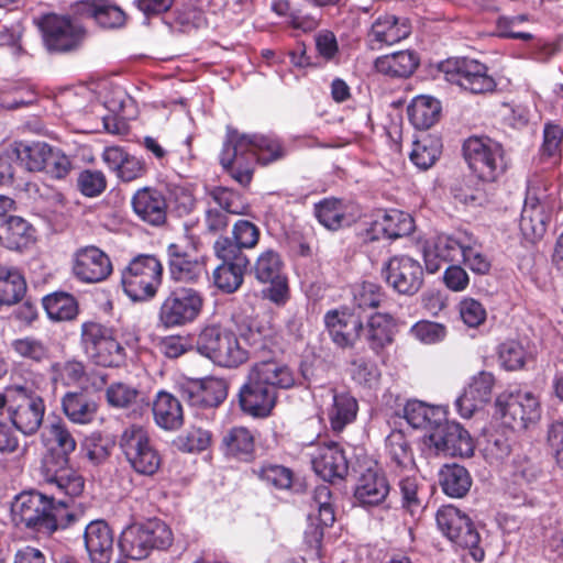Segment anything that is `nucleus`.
Masks as SVG:
<instances>
[{
    "label": "nucleus",
    "instance_id": "3c124183",
    "mask_svg": "<svg viewBox=\"0 0 563 563\" xmlns=\"http://www.w3.org/2000/svg\"><path fill=\"white\" fill-rule=\"evenodd\" d=\"M399 494L401 507L412 517L419 515L423 508V492L419 481L415 476H407L400 479Z\"/></svg>",
    "mask_w": 563,
    "mask_h": 563
},
{
    "label": "nucleus",
    "instance_id": "f03ea898",
    "mask_svg": "<svg viewBox=\"0 0 563 563\" xmlns=\"http://www.w3.org/2000/svg\"><path fill=\"white\" fill-rule=\"evenodd\" d=\"M294 383L292 373L286 365L273 360L255 363L240 387L239 406L252 418H267L276 406L278 389L289 388Z\"/></svg>",
    "mask_w": 563,
    "mask_h": 563
},
{
    "label": "nucleus",
    "instance_id": "f8f14e48",
    "mask_svg": "<svg viewBox=\"0 0 563 563\" xmlns=\"http://www.w3.org/2000/svg\"><path fill=\"white\" fill-rule=\"evenodd\" d=\"M9 417L16 430L32 435L43 423L46 406L44 399L32 388L15 386L9 390Z\"/></svg>",
    "mask_w": 563,
    "mask_h": 563
},
{
    "label": "nucleus",
    "instance_id": "8fccbe9b",
    "mask_svg": "<svg viewBox=\"0 0 563 563\" xmlns=\"http://www.w3.org/2000/svg\"><path fill=\"white\" fill-rule=\"evenodd\" d=\"M260 229L247 220H239L232 228V238L219 236L216 242L227 241L239 252L254 249L260 241Z\"/></svg>",
    "mask_w": 563,
    "mask_h": 563
},
{
    "label": "nucleus",
    "instance_id": "ddd939ff",
    "mask_svg": "<svg viewBox=\"0 0 563 563\" xmlns=\"http://www.w3.org/2000/svg\"><path fill=\"white\" fill-rule=\"evenodd\" d=\"M495 405L503 424L514 431H523L541 418L540 401L531 391L500 395Z\"/></svg>",
    "mask_w": 563,
    "mask_h": 563
},
{
    "label": "nucleus",
    "instance_id": "4be33fe9",
    "mask_svg": "<svg viewBox=\"0 0 563 563\" xmlns=\"http://www.w3.org/2000/svg\"><path fill=\"white\" fill-rule=\"evenodd\" d=\"M324 324L332 342L342 349L353 347L363 331L361 316L347 308L328 311Z\"/></svg>",
    "mask_w": 563,
    "mask_h": 563
},
{
    "label": "nucleus",
    "instance_id": "0e129e2a",
    "mask_svg": "<svg viewBox=\"0 0 563 563\" xmlns=\"http://www.w3.org/2000/svg\"><path fill=\"white\" fill-rule=\"evenodd\" d=\"M349 372L354 382L360 385L373 386L379 379V371L376 365L364 358L355 357L350 362Z\"/></svg>",
    "mask_w": 563,
    "mask_h": 563
},
{
    "label": "nucleus",
    "instance_id": "bb28decb",
    "mask_svg": "<svg viewBox=\"0 0 563 563\" xmlns=\"http://www.w3.org/2000/svg\"><path fill=\"white\" fill-rule=\"evenodd\" d=\"M131 205L134 213L143 222L153 227L166 222L167 202L159 190L151 187L141 188L133 195Z\"/></svg>",
    "mask_w": 563,
    "mask_h": 563
},
{
    "label": "nucleus",
    "instance_id": "864d4df0",
    "mask_svg": "<svg viewBox=\"0 0 563 563\" xmlns=\"http://www.w3.org/2000/svg\"><path fill=\"white\" fill-rule=\"evenodd\" d=\"M440 153V141L431 136H423L413 142L410 159L420 169H428L435 163Z\"/></svg>",
    "mask_w": 563,
    "mask_h": 563
},
{
    "label": "nucleus",
    "instance_id": "bf43d9fd",
    "mask_svg": "<svg viewBox=\"0 0 563 563\" xmlns=\"http://www.w3.org/2000/svg\"><path fill=\"white\" fill-rule=\"evenodd\" d=\"M49 145L44 142L21 144L16 150V157L30 172H42Z\"/></svg>",
    "mask_w": 563,
    "mask_h": 563
},
{
    "label": "nucleus",
    "instance_id": "de8ad7c7",
    "mask_svg": "<svg viewBox=\"0 0 563 563\" xmlns=\"http://www.w3.org/2000/svg\"><path fill=\"white\" fill-rule=\"evenodd\" d=\"M25 289V282L16 269L0 267V306L18 302Z\"/></svg>",
    "mask_w": 563,
    "mask_h": 563
},
{
    "label": "nucleus",
    "instance_id": "e433bc0d",
    "mask_svg": "<svg viewBox=\"0 0 563 563\" xmlns=\"http://www.w3.org/2000/svg\"><path fill=\"white\" fill-rule=\"evenodd\" d=\"M549 213L545 207L534 198H527L521 211L520 230L529 240L543 236L547 231Z\"/></svg>",
    "mask_w": 563,
    "mask_h": 563
},
{
    "label": "nucleus",
    "instance_id": "f257e3e1",
    "mask_svg": "<svg viewBox=\"0 0 563 563\" xmlns=\"http://www.w3.org/2000/svg\"><path fill=\"white\" fill-rule=\"evenodd\" d=\"M285 155L284 145L275 136L244 134L229 128L220 153V164L236 183L247 186L256 163L268 165Z\"/></svg>",
    "mask_w": 563,
    "mask_h": 563
},
{
    "label": "nucleus",
    "instance_id": "13d9d810",
    "mask_svg": "<svg viewBox=\"0 0 563 563\" xmlns=\"http://www.w3.org/2000/svg\"><path fill=\"white\" fill-rule=\"evenodd\" d=\"M310 506L312 511H317V519L322 527H330L333 525L335 515L329 486L320 485L314 489Z\"/></svg>",
    "mask_w": 563,
    "mask_h": 563
},
{
    "label": "nucleus",
    "instance_id": "39448f33",
    "mask_svg": "<svg viewBox=\"0 0 563 563\" xmlns=\"http://www.w3.org/2000/svg\"><path fill=\"white\" fill-rule=\"evenodd\" d=\"M163 265L157 257L141 254L130 261L121 273L124 292L133 301H145L155 297L162 284Z\"/></svg>",
    "mask_w": 563,
    "mask_h": 563
},
{
    "label": "nucleus",
    "instance_id": "4c0bfd02",
    "mask_svg": "<svg viewBox=\"0 0 563 563\" xmlns=\"http://www.w3.org/2000/svg\"><path fill=\"white\" fill-rule=\"evenodd\" d=\"M65 416L76 424H89L97 416V404L84 393H67L62 398Z\"/></svg>",
    "mask_w": 563,
    "mask_h": 563
},
{
    "label": "nucleus",
    "instance_id": "1a4fd4ad",
    "mask_svg": "<svg viewBox=\"0 0 563 563\" xmlns=\"http://www.w3.org/2000/svg\"><path fill=\"white\" fill-rule=\"evenodd\" d=\"M81 346L87 357L103 367L120 366L125 358L124 347L114 336L113 329L87 321L81 324Z\"/></svg>",
    "mask_w": 563,
    "mask_h": 563
},
{
    "label": "nucleus",
    "instance_id": "09e8293b",
    "mask_svg": "<svg viewBox=\"0 0 563 563\" xmlns=\"http://www.w3.org/2000/svg\"><path fill=\"white\" fill-rule=\"evenodd\" d=\"M44 441L48 449H54L58 454L69 456L76 450V440L63 421H55L46 427Z\"/></svg>",
    "mask_w": 563,
    "mask_h": 563
},
{
    "label": "nucleus",
    "instance_id": "5701e85b",
    "mask_svg": "<svg viewBox=\"0 0 563 563\" xmlns=\"http://www.w3.org/2000/svg\"><path fill=\"white\" fill-rule=\"evenodd\" d=\"M74 275L85 283H100L112 273L109 256L99 247L89 245L78 249L73 257Z\"/></svg>",
    "mask_w": 563,
    "mask_h": 563
},
{
    "label": "nucleus",
    "instance_id": "680f3d73",
    "mask_svg": "<svg viewBox=\"0 0 563 563\" xmlns=\"http://www.w3.org/2000/svg\"><path fill=\"white\" fill-rule=\"evenodd\" d=\"M210 198L223 212L231 214H245L247 206L241 200L238 192L228 188L218 187L210 192Z\"/></svg>",
    "mask_w": 563,
    "mask_h": 563
},
{
    "label": "nucleus",
    "instance_id": "69168bd1",
    "mask_svg": "<svg viewBox=\"0 0 563 563\" xmlns=\"http://www.w3.org/2000/svg\"><path fill=\"white\" fill-rule=\"evenodd\" d=\"M44 165L42 172L57 179L66 177L71 169L69 157L62 150L51 145L45 156Z\"/></svg>",
    "mask_w": 563,
    "mask_h": 563
},
{
    "label": "nucleus",
    "instance_id": "423d86ee",
    "mask_svg": "<svg viewBox=\"0 0 563 563\" xmlns=\"http://www.w3.org/2000/svg\"><path fill=\"white\" fill-rule=\"evenodd\" d=\"M119 449L130 467L140 475L152 476L161 467V454L147 430L140 424L123 429L119 437Z\"/></svg>",
    "mask_w": 563,
    "mask_h": 563
},
{
    "label": "nucleus",
    "instance_id": "338daca9",
    "mask_svg": "<svg viewBox=\"0 0 563 563\" xmlns=\"http://www.w3.org/2000/svg\"><path fill=\"white\" fill-rule=\"evenodd\" d=\"M77 187L84 196L97 197L106 190L107 179L100 170L85 169L78 175Z\"/></svg>",
    "mask_w": 563,
    "mask_h": 563
},
{
    "label": "nucleus",
    "instance_id": "4d7b16f0",
    "mask_svg": "<svg viewBox=\"0 0 563 563\" xmlns=\"http://www.w3.org/2000/svg\"><path fill=\"white\" fill-rule=\"evenodd\" d=\"M212 433L200 427H191L184 434L177 437L175 444L178 450L187 453H199L210 448Z\"/></svg>",
    "mask_w": 563,
    "mask_h": 563
},
{
    "label": "nucleus",
    "instance_id": "2eb2a0df",
    "mask_svg": "<svg viewBox=\"0 0 563 563\" xmlns=\"http://www.w3.org/2000/svg\"><path fill=\"white\" fill-rule=\"evenodd\" d=\"M213 252L220 262L212 273L216 287L223 294L236 292L243 285L250 266L249 257L227 241L214 242Z\"/></svg>",
    "mask_w": 563,
    "mask_h": 563
},
{
    "label": "nucleus",
    "instance_id": "c03bdc74",
    "mask_svg": "<svg viewBox=\"0 0 563 563\" xmlns=\"http://www.w3.org/2000/svg\"><path fill=\"white\" fill-rule=\"evenodd\" d=\"M345 209L341 200L327 198L316 205L314 213L324 228L335 231L351 222Z\"/></svg>",
    "mask_w": 563,
    "mask_h": 563
},
{
    "label": "nucleus",
    "instance_id": "f3484780",
    "mask_svg": "<svg viewBox=\"0 0 563 563\" xmlns=\"http://www.w3.org/2000/svg\"><path fill=\"white\" fill-rule=\"evenodd\" d=\"M46 48L53 53L76 51L82 43L85 30L67 16L46 14L40 22Z\"/></svg>",
    "mask_w": 563,
    "mask_h": 563
},
{
    "label": "nucleus",
    "instance_id": "393cba45",
    "mask_svg": "<svg viewBox=\"0 0 563 563\" xmlns=\"http://www.w3.org/2000/svg\"><path fill=\"white\" fill-rule=\"evenodd\" d=\"M309 455L313 471L327 482L343 478L347 474V460L338 443L319 444L313 448Z\"/></svg>",
    "mask_w": 563,
    "mask_h": 563
},
{
    "label": "nucleus",
    "instance_id": "603ef678",
    "mask_svg": "<svg viewBox=\"0 0 563 563\" xmlns=\"http://www.w3.org/2000/svg\"><path fill=\"white\" fill-rule=\"evenodd\" d=\"M352 303L360 310L378 308L385 299L382 287L372 282H363L352 287Z\"/></svg>",
    "mask_w": 563,
    "mask_h": 563
},
{
    "label": "nucleus",
    "instance_id": "c9c22d12",
    "mask_svg": "<svg viewBox=\"0 0 563 563\" xmlns=\"http://www.w3.org/2000/svg\"><path fill=\"white\" fill-rule=\"evenodd\" d=\"M254 435L245 427H232L225 430L220 442V450L228 457L247 461L254 453Z\"/></svg>",
    "mask_w": 563,
    "mask_h": 563
},
{
    "label": "nucleus",
    "instance_id": "6e6d98bb",
    "mask_svg": "<svg viewBox=\"0 0 563 563\" xmlns=\"http://www.w3.org/2000/svg\"><path fill=\"white\" fill-rule=\"evenodd\" d=\"M12 350L20 356L35 363H42L49 358V347L41 339L24 336L13 340Z\"/></svg>",
    "mask_w": 563,
    "mask_h": 563
},
{
    "label": "nucleus",
    "instance_id": "49530a36",
    "mask_svg": "<svg viewBox=\"0 0 563 563\" xmlns=\"http://www.w3.org/2000/svg\"><path fill=\"white\" fill-rule=\"evenodd\" d=\"M366 340L371 349L378 352L393 342V319L387 314L376 313L367 323Z\"/></svg>",
    "mask_w": 563,
    "mask_h": 563
},
{
    "label": "nucleus",
    "instance_id": "72a5a7b5",
    "mask_svg": "<svg viewBox=\"0 0 563 563\" xmlns=\"http://www.w3.org/2000/svg\"><path fill=\"white\" fill-rule=\"evenodd\" d=\"M33 227L23 218L9 217L0 225V243L9 250L22 251L35 241Z\"/></svg>",
    "mask_w": 563,
    "mask_h": 563
},
{
    "label": "nucleus",
    "instance_id": "5fc2aeb1",
    "mask_svg": "<svg viewBox=\"0 0 563 563\" xmlns=\"http://www.w3.org/2000/svg\"><path fill=\"white\" fill-rule=\"evenodd\" d=\"M386 451L391 461L400 467L413 465V456L409 442L402 431L395 430L386 438Z\"/></svg>",
    "mask_w": 563,
    "mask_h": 563
},
{
    "label": "nucleus",
    "instance_id": "9b49d317",
    "mask_svg": "<svg viewBox=\"0 0 563 563\" xmlns=\"http://www.w3.org/2000/svg\"><path fill=\"white\" fill-rule=\"evenodd\" d=\"M437 525L441 532L456 545L467 549L472 558L481 562L485 552L479 547L481 537L471 518L452 505L437 511Z\"/></svg>",
    "mask_w": 563,
    "mask_h": 563
},
{
    "label": "nucleus",
    "instance_id": "4468645a",
    "mask_svg": "<svg viewBox=\"0 0 563 563\" xmlns=\"http://www.w3.org/2000/svg\"><path fill=\"white\" fill-rule=\"evenodd\" d=\"M439 69L446 81L472 93L492 92L496 88V81L488 75L487 66L476 59L449 58L440 64Z\"/></svg>",
    "mask_w": 563,
    "mask_h": 563
},
{
    "label": "nucleus",
    "instance_id": "0eeeda50",
    "mask_svg": "<svg viewBox=\"0 0 563 563\" xmlns=\"http://www.w3.org/2000/svg\"><path fill=\"white\" fill-rule=\"evenodd\" d=\"M463 155L472 172L484 181L496 180L507 168L503 145L488 136L466 139Z\"/></svg>",
    "mask_w": 563,
    "mask_h": 563
},
{
    "label": "nucleus",
    "instance_id": "79ce46f5",
    "mask_svg": "<svg viewBox=\"0 0 563 563\" xmlns=\"http://www.w3.org/2000/svg\"><path fill=\"white\" fill-rule=\"evenodd\" d=\"M418 65L417 55L410 51L384 55L375 62L377 71L394 77H407L413 73Z\"/></svg>",
    "mask_w": 563,
    "mask_h": 563
},
{
    "label": "nucleus",
    "instance_id": "cd10ccee",
    "mask_svg": "<svg viewBox=\"0 0 563 563\" xmlns=\"http://www.w3.org/2000/svg\"><path fill=\"white\" fill-rule=\"evenodd\" d=\"M113 542V532L104 520H92L86 526L84 543L90 563H110Z\"/></svg>",
    "mask_w": 563,
    "mask_h": 563
},
{
    "label": "nucleus",
    "instance_id": "f704fd0d",
    "mask_svg": "<svg viewBox=\"0 0 563 563\" xmlns=\"http://www.w3.org/2000/svg\"><path fill=\"white\" fill-rule=\"evenodd\" d=\"M404 418L415 429L432 432L445 420L446 411L442 407L430 406L420 400H408L402 409Z\"/></svg>",
    "mask_w": 563,
    "mask_h": 563
},
{
    "label": "nucleus",
    "instance_id": "7c9ffc66",
    "mask_svg": "<svg viewBox=\"0 0 563 563\" xmlns=\"http://www.w3.org/2000/svg\"><path fill=\"white\" fill-rule=\"evenodd\" d=\"M371 229L374 239L386 238L396 240L412 233L415 221L409 213L390 209L378 213Z\"/></svg>",
    "mask_w": 563,
    "mask_h": 563
},
{
    "label": "nucleus",
    "instance_id": "dca6fc26",
    "mask_svg": "<svg viewBox=\"0 0 563 563\" xmlns=\"http://www.w3.org/2000/svg\"><path fill=\"white\" fill-rule=\"evenodd\" d=\"M38 472L41 479L62 495L76 497L84 490V478L69 466V456L58 454L54 449L44 454Z\"/></svg>",
    "mask_w": 563,
    "mask_h": 563
},
{
    "label": "nucleus",
    "instance_id": "ea45409f",
    "mask_svg": "<svg viewBox=\"0 0 563 563\" xmlns=\"http://www.w3.org/2000/svg\"><path fill=\"white\" fill-rule=\"evenodd\" d=\"M407 112L416 129L428 130L439 120L441 104L430 96H418L408 106Z\"/></svg>",
    "mask_w": 563,
    "mask_h": 563
},
{
    "label": "nucleus",
    "instance_id": "a18cd8bd",
    "mask_svg": "<svg viewBox=\"0 0 563 563\" xmlns=\"http://www.w3.org/2000/svg\"><path fill=\"white\" fill-rule=\"evenodd\" d=\"M43 307L53 321H69L78 314L75 298L66 292H55L43 298Z\"/></svg>",
    "mask_w": 563,
    "mask_h": 563
},
{
    "label": "nucleus",
    "instance_id": "9d476101",
    "mask_svg": "<svg viewBox=\"0 0 563 563\" xmlns=\"http://www.w3.org/2000/svg\"><path fill=\"white\" fill-rule=\"evenodd\" d=\"M205 305L201 291L191 287L173 289L158 309V325L173 329L192 323L200 316Z\"/></svg>",
    "mask_w": 563,
    "mask_h": 563
},
{
    "label": "nucleus",
    "instance_id": "2f4dec72",
    "mask_svg": "<svg viewBox=\"0 0 563 563\" xmlns=\"http://www.w3.org/2000/svg\"><path fill=\"white\" fill-rule=\"evenodd\" d=\"M188 401L197 407H217L228 396V384L222 378L210 377L199 383H194L184 390Z\"/></svg>",
    "mask_w": 563,
    "mask_h": 563
},
{
    "label": "nucleus",
    "instance_id": "473e14b6",
    "mask_svg": "<svg viewBox=\"0 0 563 563\" xmlns=\"http://www.w3.org/2000/svg\"><path fill=\"white\" fill-rule=\"evenodd\" d=\"M76 12L93 19L102 27H119L123 25L124 12L107 0H84L76 4Z\"/></svg>",
    "mask_w": 563,
    "mask_h": 563
},
{
    "label": "nucleus",
    "instance_id": "c756f323",
    "mask_svg": "<svg viewBox=\"0 0 563 563\" xmlns=\"http://www.w3.org/2000/svg\"><path fill=\"white\" fill-rule=\"evenodd\" d=\"M241 339L255 352L280 350V335L268 319H253L240 329Z\"/></svg>",
    "mask_w": 563,
    "mask_h": 563
},
{
    "label": "nucleus",
    "instance_id": "a211bd4d",
    "mask_svg": "<svg viewBox=\"0 0 563 563\" xmlns=\"http://www.w3.org/2000/svg\"><path fill=\"white\" fill-rule=\"evenodd\" d=\"M255 279L269 285L267 298L275 303H284L288 295L287 279L284 274V262L278 252L267 249L261 252L251 266Z\"/></svg>",
    "mask_w": 563,
    "mask_h": 563
},
{
    "label": "nucleus",
    "instance_id": "774afa93",
    "mask_svg": "<svg viewBox=\"0 0 563 563\" xmlns=\"http://www.w3.org/2000/svg\"><path fill=\"white\" fill-rule=\"evenodd\" d=\"M106 396L110 406L126 408L136 402L140 393L128 384L114 383L107 388Z\"/></svg>",
    "mask_w": 563,
    "mask_h": 563
},
{
    "label": "nucleus",
    "instance_id": "412c9836",
    "mask_svg": "<svg viewBox=\"0 0 563 563\" xmlns=\"http://www.w3.org/2000/svg\"><path fill=\"white\" fill-rule=\"evenodd\" d=\"M468 235L440 234L424 242L422 254L429 273H437L444 263L459 262L463 255Z\"/></svg>",
    "mask_w": 563,
    "mask_h": 563
},
{
    "label": "nucleus",
    "instance_id": "7ed1b4c3",
    "mask_svg": "<svg viewBox=\"0 0 563 563\" xmlns=\"http://www.w3.org/2000/svg\"><path fill=\"white\" fill-rule=\"evenodd\" d=\"M68 501H55L40 492L30 490L18 495L12 504V516L18 525L36 532L51 534L65 527L73 516L68 512Z\"/></svg>",
    "mask_w": 563,
    "mask_h": 563
},
{
    "label": "nucleus",
    "instance_id": "e2e57ef3",
    "mask_svg": "<svg viewBox=\"0 0 563 563\" xmlns=\"http://www.w3.org/2000/svg\"><path fill=\"white\" fill-rule=\"evenodd\" d=\"M498 356L505 368L515 371L525 365L527 352L519 341L508 340L499 345Z\"/></svg>",
    "mask_w": 563,
    "mask_h": 563
},
{
    "label": "nucleus",
    "instance_id": "20e7f679",
    "mask_svg": "<svg viewBox=\"0 0 563 563\" xmlns=\"http://www.w3.org/2000/svg\"><path fill=\"white\" fill-rule=\"evenodd\" d=\"M172 543V530L166 523L156 519L128 526L121 532L119 540L122 553L132 560H143L154 549L164 550Z\"/></svg>",
    "mask_w": 563,
    "mask_h": 563
},
{
    "label": "nucleus",
    "instance_id": "052dcab7",
    "mask_svg": "<svg viewBox=\"0 0 563 563\" xmlns=\"http://www.w3.org/2000/svg\"><path fill=\"white\" fill-rule=\"evenodd\" d=\"M253 472L260 479L277 489H287L292 483V472L283 465L264 464Z\"/></svg>",
    "mask_w": 563,
    "mask_h": 563
},
{
    "label": "nucleus",
    "instance_id": "6e6552de",
    "mask_svg": "<svg viewBox=\"0 0 563 563\" xmlns=\"http://www.w3.org/2000/svg\"><path fill=\"white\" fill-rule=\"evenodd\" d=\"M196 347L201 355L223 367H236L249 357L238 336L219 325L203 328L197 338Z\"/></svg>",
    "mask_w": 563,
    "mask_h": 563
},
{
    "label": "nucleus",
    "instance_id": "6ab92c4d",
    "mask_svg": "<svg viewBox=\"0 0 563 563\" xmlns=\"http://www.w3.org/2000/svg\"><path fill=\"white\" fill-rule=\"evenodd\" d=\"M428 441L437 453L450 456L470 457L475 449L468 431L460 423L450 422L446 419L430 432Z\"/></svg>",
    "mask_w": 563,
    "mask_h": 563
},
{
    "label": "nucleus",
    "instance_id": "a878e982",
    "mask_svg": "<svg viewBox=\"0 0 563 563\" xmlns=\"http://www.w3.org/2000/svg\"><path fill=\"white\" fill-rule=\"evenodd\" d=\"M168 272L174 282L195 284L205 273V264L184 246L172 243L167 247Z\"/></svg>",
    "mask_w": 563,
    "mask_h": 563
},
{
    "label": "nucleus",
    "instance_id": "a19ab883",
    "mask_svg": "<svg viewBox=\"0 0 563 563\" xmlns=\"http://www.w3.org/2000/svg\"><path fill=\"white\" fill-rule=\"evenodd\" d=\"M439 482L443 493L452 498L464 497L472 486L468 471L459 464L444 465L440 471Z\"/></svg>",
    "mask_w": 563,
    "mask_h": 563
},
{
    "label": "nucleus",
    "instance_id": "37998d69",
    "mask_svg": "<svg viewBox=\"0 0 563 563\" xmlns=\"http://www.w3.org/2000/svg\"><path fill=\"white\" fill-rule=\"evenodd\" d=\"M333 404L329 410V419L334 431H342L356 418L358 405L356 399L346 391H333Z\"/></svg>",
    "mask_w": 563,
    "mask_h": 563
},
{
    "label": "nucleus",
    "instance_id": "c85d7f7f",
    "mask_svg": "<svg viewBox=\"0 0 563 563\" xmlns=\"http://www.w3.org/2000/svg\"><path fill=\"white\" fill-rule=\"evenodd\" d=\"M389 489L385 474L376 467H369L360 475L354 488V497L364 507L377 506L386 499Z\"/></svg>",
    "mask_w": 563,
    "mask_h": 563
},
{
    "label": "nucleus",
    "instance_id": "58836bf2",
    "mask_svg": "<svg viewBox=\"0 0 563 563\" xmlns=\"http://www.w3.org/2000/svg\"><path fill=\"white\" fill-rule=\"evenodd\" d=\"M153 415L158 427L165 430H175L183 424V409L180 402L173 395L161 391L153 404Z\"/></svg>",
    "mask_w": 563,
    "mask_h": 563
},
{
    "label": "nucleus",
    "instance_id": "b1692460",
    "mask_svg": "<svg viewBox=\"0 0 563 563\" xmlns=\"http://www.w3.org/2000/svg\"><path fill=\"white\" fill-rule=\"evenodd\" d=\"M411 33V25L407 18L394 14L377 16L366 35V42L371 49L379 51L407 38Z\"/></svg>",
    "mask_w": 563,
    "mask_h": 563
},
{
    "label": "nucleus",
    "instance_id": "aec40b11",
    "mask_svg": "<svg viewBox=\"0 0 563 563\" xmlns=\"http://www.w3.org/2000/svg\"><path fill=\"white\" fill-rule=\"evenodd\" d=\"M387 284L402 295L416 294L423 282V271L420 263L409 256L391 257L384 268Z\"/></svg>",
    "mask_w": 563,
    "mask_h": 563
}]
</instances>
